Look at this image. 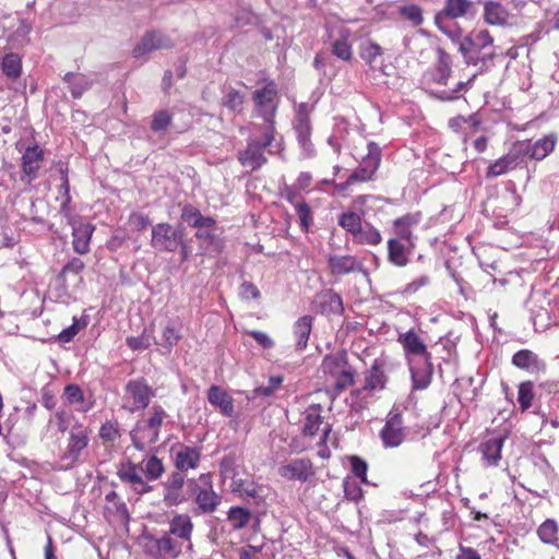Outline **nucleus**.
<instances>
[{
  "label": "nucleus",
  "mask_w": 559,
  "mask_h": 559,
  "mask_svg": "<svg viewBox=\"0 0 559 559\" xmlns=\"http://www.w3.org/2000/svg\"><path fill=\"white\" fill-rule=\"evenodd\" d=\"M388 366L384 360H374L364 373V384L350 392L353 407L366 408L376 393L383 391L389 382Z\"/></svg>",
  "instance_id": "f257e3e1"
},
{
  "label": "nucleus",
  "mask_w": 559,
  "mask_h": 559,
  "mask_svg": "<svg viewBox=\"0 0 559 559\" xmlns=\"http://www.w3.org/2000/svg\"><path fill=\"white\" fill-rule=\"evenodd\" d=\"M557 144V135L548 134L535 142L530 140L514 142L508 151L509 159L514 168H518L527 160H543L554 152Z\"/></svg>",
  "instance_id": "f03ea898"
},
{
  "label": "nucleus",
  "mask_w": 559,
  "mask_h": 559,
  "mask_svg": "<svg viewBox=\"0 0 559 559\" xmlns=\"http://www.w3.org/2000/svg\"><path fill=\"white\" fill-rule=\"evenodd\" d=\"M475 14L472 0H445L441 11L435 15L436 26L453 41L460 40L462 31L452 20Z\"/></svg>",
  "instance_id": "7ed1b4c3"
},
{
  "label": "nucleus",
  "mask_w": 559,
  "mask_h": 559,
  "mask_svg": "<svg viewBox=\"0 0 559 559\" xmlns=\"http://www.w3.org/2000/svg\"><path fill=\"white\" fill-rule=\"evenodd\" d=\"M321 369L326 377L333 379V386L337 393L354 385L356 381L357 371L349 364L344 350L326 355L322 360Z\"/></svg>",
  "instance_id": "20e7f679"
},
{
  "label": "nucleus",
  "mask_w": 559,
  "mask_h": 559,
  "mask_svg": "<svg viewBox=\"0 0 559 559\" xmlns=\"http://www.w3.org/2000/svg\"><path fill=\"white\" fill-rule=\"evenodd\" d=\"M323 406L321 404H311L304 412V424H302V435L305 437H314L320 427L322 428V436L320 441L318 442V456L321 459H330L331 451L328 447V441L330 439L332 432V425L329 423H324V417L322 415Z\"/></svg>",
  "instance_id": "39448f33"
},
{
  "label": "nucleus",
  "mask_w": 559,
  "mask_h": 559,
  "mask_svg": "<svg viewBox=\"0 0 559 559\" xmlns=\"http://www.w3.org/2000/svg\"><path fill=\"white\" fill-rule=\"evenodd\" d=\"M493 38L487 29H474L459 41V51L463 55L467 66H478L479 62L486 66V59L492 56L491 52H483L491 46Z\"/></svg>",
  "instance_id": "423d86ee"
},
{
  "label": "nucleus",
  "mask_w": 559,
  "mask_h": 559,
  "mask_svg": "<svg viewBox=\"0 0 559 559\" xmlns=\"http://www.w3.org/2000/svg\"><path fill=\"white\" fill-rule=\"evenodd\" d=\"M189 488L194 496L198 513L211 514L218 509L222 502V496L214 490L212 475L210 473L201 474L198 480H189Z\"/></svg>",
  "instance_id": "0eeeda50"
},
{
  "label": "nucleus",
  "mask_w": 559,
  "mask_h": 559,
  "mask_svg": "<svg viewBox=\"0 0 559 559\" xmlns=\"http://www.w3.org/2000/svg\"><path fill=\"white\" fill-rule=\"evenodd\" d=\"M274 134V126H267L264 131L262 142L255 140L249 142L247 147L238 154V160L241 166L249 168L251 171H255L261 168L267 160L263 152L265 148H270L272 146Z\"/></svg>",
  "instance_id": "6e6552de"
},
{
  "label": "nucleus",
  "mask_w": 559,
  "mask_h": 559,
  "mask_svg": "<svg viewBox=\"0 0 559 559\" xmlns=\"http://www.w3.org/2000/svg\"><path fill=\"white\" fill-rule=\"evenodd\" d=\"M92 430L83 423L81 425L73 426L69 432L67 447L61 455V461L66 462L67 467H72L80 459L82 452L90 444V436Z\"/></svg>",
  "instance_id": "1a4fd4ad"
},
{
  "label": "nucleus",
  "mask_w": 559,
  "mask_h": 559,
  "mask_svg": "<svg viewBox=\"0 0 559 559\" xmlns=\"http://www.w3.org/2000/svg\"><path fill=\"white\" fill-rule=\"evenodd\" d=\"M379 437L384 448H397L406 438V427L401 412L393 408L385 420L384 426L379 432Z\"/></svg>",
  "instance_id": "9d476101"
},
{
  "label": "nucleus",
  "mask_w": 559,
  "mask_h": 559,
  "mask_svg": "<svg viewBox=\"0 0 559 559\" xmlns=\"http://www.w3.org/2000/svg\"><path fill=\"white\" fill-rule=\"evenodd\" d=\"M181 243V234L169 223H158L152 228L151 246L160 252H175Z\"/></svg>",
  "instance_id": "9b49d317"
},
{
  "label": "nucleus",
  "mask_w": 559,
  "mask_h": 559,
  "mask_svg": "<svg viewBox=\"0 0 559 559\" xmlns=\"http://www.w3.org/2000/svg\"><path fill=\"white\" fill-rule=\"evenodd\" d=\"M381 163V148L374 142L368 143V154L360 166L348 177V183L368 182L373 179Z\"/></svg>",
  "instance_id": "f8f14e48"
},
{
  "label": "nucleus",
  "mask_w": 559,
  "mask_h": 559,
  "mask_svg": "<svg viewBox=\"0 0 559 559\" xmlns=\"http://www.w3.org/2000/svg\"><path fill=\"white\" fill-rule=\"evenodd\" d=\"M277 473L286 480L307 483L314 478L316 468L310 459L301 457L283 463Z\"/></svg>",
  "instance_id": "ddd939ff"
},
{
  "label": "nucleus",
  "mask_w": 559,
  "mask_h": 559,
  "mask_svg": "<svg viewBox=\"0 0 559 559\" xmlns=\"http://www.w3.org/2000/svg\"><path fill=\"white\" fill-rule=\"evenodd\" d=\"M146 551L154 559L177 558L182 552L183 543L165 532L160 537H150Z\"/></svg>",
  "instance_id": "4468645a"
},
{
  "label": "nucleus",
  "mask_w": 559,
  "mask_h": 559,
  "mask_svg": "<svg viewBox=\"0 0 559 559\" xmlns=\"http://www.w3.org/2000/svg\"><path fill=\"white\" fill-rule=\"evenodd\" d=\"M124 390L126 399L132 403L129 407V411L132 413L146 408L155 396V391L144 378L128 381Z\"/></svg>",
  "instance_id": "2eb2a0df"
},
{
  "label": "nucleus",
  "mask_w": 559,
  "mask_h": 559,
  "mask_svg": "<svg viewBox=\"0 0 559 559\" xmlns=\"http://www.w3.org/2000/svg\"><path fill=\"white\" fill-rule=\"evenodd\" d=\"M277 88L274 82H269L262 88L253 93V100L259 114L264 118L269 126H274V115L276 111Z\"/></svg>",
  "instance_id": "dca6fc26"
},
{
  "label": "nucleus",
  "mask_w": 559,
  "mask_h": 559,
  "mask_svg": "<svg viewBox=\"0 0 559 559\" xmlns=\"http://www.w3.org/2000/svg\"><path fill=\"white\" fill-rule=\"evenodd\" d=\"M175 46L174 40L162 31L153 29L146 32L141 40L133 48L135 58L142 57L147 52L162 49H170Z\"/></svg>",
  "instance_id": "f3484780"
},
{
  "label": "nucleus",
  "mask_w": 559,
  "mask_h": 559,
  "mask_svg": "<svg viewBox=\"0 0 559 559\" xmlns=\"http://www.w3.org/2000/svg\"><path fill=\"white\" fill-rule=\"evenodd\" d=\"M141 472L140 464L127 460L119 464L117 475L121 481L129 484L136 493L144 495L151 492L153 487L143 479Z\"/></svg>",
  "instance_id": "a211bd4d"
},
{
  "label": "nucleus",
  "mask_w": 559,
  "mask_h": 559,
  "mask_svg": "<svg viewBox=\"0 0 559 559\" xmlns=\"http://www.w3.org/2000/svg\"><path fill=\"white\" fill-rule=\"evenodd\" d=\"M186 476L180 472H171L163 484V501L167 507H175L188 501V496L183 491Z\"/></svg>",
  "instance_id": "6ab92c4d"
},
{
  "label": "nucleus",
  "mask_w": 559,
  "mask_h": 559,
  "mask_svg": "<svg viewBox=\"0 0 559 559\" xmlns=\"http://www.w3.org/2000/svg\"><path fill=\"white\" fill-rule=\"evenodd\" d=\"M432 82L438 85L437 93L442 100H452L461 92L465 84L464 80L457 78L454 72H432Z\"/></svg>",
  "instance_id": "aec40b11"
},
{
  "label": "nucleus",
  "mask_w": 559,
  "mask_h": 559,
  "mask_svg": "<svg viewBox=\"0 0 559 559\" xmlns=\"http://www.w3.org/2000/svg\"><path fill=\"white\" fill-rule=\"evenodd\" d=\"M397 342L401 344L406 357L418 356L421 357L425 362L430 364L431 353L428 350L424 340L414 329L400 333Z\"/></svg>",
  "instance_id": "412c9836"
},
{
  "label": "nucleus",
  "mask_w": 559,
  "mask_h": 559,
  "mask_svg": "<svg viewBox=\"0 0 559 559\" xmlns=\"http://www.w3.org/2000/svg\"><path fill=\"white\" fill-rule=\"evenodd\" d=\"M484 20L487 24L496 26H512L515 24V16L497 1L485 2Z\"/></svg>",
  "instance_id": "4be33fe9"
},
{
  "label": "nucleus",
  "mask_w": 559,
  "mask_h": 559,
  "mask_svg": "<svg viewBox=\"0 0 559 559\" xmlns=\"http://www.w3.org/2000/svg\"><path fill=\"white\" fill-rule=\"evenodd\" d=\"M207 400L225 417H231L235 413L233 396L219 385H211L207 391Z\"/></svg>",
  "instance_id": "5701e85b"
},
{
  "label": "nucleus",
  "mask_w": 559,
  "mask_h": 559,
  "mask_svg": "<svg viewBox=\"0 0 559 559\" xmlns=\"http://www.w3.org/2000/svg\"><path fill=\"white\" fill-rule=\"evenodd\" d=\"M44 150L39 145L34 144L25 148L22 155V170L25 176L33 180L37 177V174L44 162Z\"/></svg>",
  "instance_id": "b1692460"
},
{
  "label": "nucleus",
  "mask_w": 559,
  "mask_h": 559,
  "mask_svg": "<svg viewBox=\"0 0 559 559\" xmlns=\"http://www.w3.org/2000/svg\"><path fill=\"white\" fill-rule=\"evenodd\" d=\"M201 461V451L195 447L180 445L175 453L174 464L177 472L183 474L189 469H195L199 467Z\"/></svg>",
  "instance_id": "393cba45"
},
{
  "label": "nucleus",
  "mask_w": 559,
  "mask_h": 559,
  "mask_svg": "<svg viewBox=\"0 0 559 559\" xmlns=\"http://www.w3.org/2000/svg\"><path fill=\"white\" fill-rule=\"evenodd\" d=\"M514 367L531 373L545 371L546 365L537 354L530 349L518 350L511 359Z\"/></svg>",
  "instance_id": "a878e982"
},
{
  "label": "nucleus",
  "mask_w": 559,
  "mask_h": 559,
  "mask_svg": "<svg viewBox=\"0 0 559 559\" xmlns=\"http://www.w3.org/2000/svg\"><path fill=\"white\" fill-rule=\"evenodd\" d=\"M194 525L187 513H176L169 521L168 533L180 539L183 544L190 543Z\"/></svg>",
  "instance_id": "bb28decb"
},
{
  "label": "nucleus",
  "mask_w": 559,
  "mask_h": 559,
  "mask_svg": "<svg viewBox=\"0 0 559 559\" xmlns=\"http://www.w3.org/2000/svg\"><path fill=\"white\" fill-rule=\"evenodd\" d=\"M94 230L95 226L91 223L80 222L72 225V246L76 253L85 254L90 251V241Z\"/></svg>",
  "instance_id": "cd10ccee"
},
{
  "label": "nucleus",
  "mask_w": 559,
  "mask_h": 559,
  "mask_svg": "<svg viewBox=\"0 0 559 559\" xmlns=\"http://www.w3.org/2000/svg\"><path fill=\"white\" fill-rule=\"evenodd\" d=\"M404 241L396 238H391L388 241V260L399 267L405 266L408 263V255L415 247L413 241L407 242L408 246Z\"/></svg>",
  "instance_id": "c85d7f7f"
},
{
  "label": "nucleus",
  "mask_w": 559,
  "mask_h": 559,
  "mask_svg": "<svg viewBox=\"0 0 559 559\" xmlns=\"http://www.w3.org/2000/svg\"><path fill=\"white\" fill-rule=\"evenodd\" d=\"M181 219L188 226L198 229H209V227H216V221L212 216H204L199 209L191 204H186L181 211Z\"/></svg>",
  "instance_id": "c756f323"
},
{
  "label": "nucleus",
  "mask_w": 559,
  "mask_h": 559,
  "mask_svg": "<svg viewBox=\"0 0 559 559\" xmlns=\"http://www.w3.org/2000/svg\"><path fill=\"white\" fill-rule=\"evenodd\" d=\"M313 317L306 314L300 317L293 325V334L296 340L295 349L304 352L308 346V341L312 331Z\"/></svg>",
  "instance_id": "7c9ffc66"
},
{
  "label": "nucleus",
  "mask_w": 559,
  "mask_h": 559,
  "mask_svg": "<svg viewBox=\"0 0 559 559\" xmlns=\"http://www.w3.org/2000/svg\"><path fill=\"white\" fill-rule=\"evenodd\" d=\"M328 264L333 275L342 276L360 269V263L353 255H329Z\"/></svg>",
  "instance_id": "2f4dec72"
},
{
  "label": "nucleus",
  "mask_w": 559,
  "mask_h": 559,
  "mask_svg": "<svg viewBox=\"0 0 559 559\" xmlns=\"http://www.w3.org/2000/svg\"><path fill=\"white\" fill-rule=\"evenodd\" d=\"M481 124V120L477 114L469 115L468 117L456 116L449 119L448 126L449 128L457 133L463 135V143L467 142L466 128L471 130L472 133L476 132Z\"/></svg>",
  "instance_id": "473e14b6"
},
{
  "label": "nucleus",
  "mask_w": 559,
  "mask_h": 559,
  "mask_svg": "<svg viewBox=\"0 0 559 559\" xmlns=\"http://www.w3.org/2000/svg\"><path fill=\"white\" fill-rule=\"evenodd\" d=\"M420 221L419 213H407L393 222L394 233L396 239L405 240L406 242L413 241L412 227L417 225Z\"/></svg>",
  "instance_id": "72a5a7b5"
},
{
  "label": "nucleus",
  "mask_w": 559,
  "mask_h": 559,
  "mask_svg": "<svg viewBox=\"0 0 559 559\" xmlns=\"http://www.w3.org/2000/svg\"><path fill=\"white\" fill-rule=\"evenodd\" d=\"M158 438L159 435L142 421H139L131 431L132 443L140 451L157 442Z\"/></svg>",
  "instance_id": "f704fd0d"
},
{
  "label": "nucleus",
  "mask_w": 559,
  "mask_h": 559,
  "mask_svg": "<svg viewBox=\"0 0 559 559\" xmlns=\"http://www.w3.org/2000/svg\"><path fill=\"white\" fill-rule=\"evenodd\" d=\"M105 513L108 515H112L116 519L128 522L129 521V511L126 503L120 499L118 493L115 490H110L105 496Z\"/></svg>",
  "instance_id": "c9c22d12"
},
{
  "label": "nucleus",
  "mask_w": 559,
  "mask_h": 559,
  "mask_svg": "<svg viewBox=\"0 0 559 559\" xmlns=\"http://www.w3.org/2000/svg\"><path fill=\"white\" fill-rule=\"evenodd\" d=\"M63 399L71 406H75L78 412L86 413L92 408V403H85V395L80 385L71 383L63 389Z\"/></svg>",
  "instance_id": "e433bc0d"
},
{
  "label": "nucleus",
  "mask_w": 559,
  "mask_h": 559,
  "mask_svg": "<svg viewBox=\"0 0 559 559\" xmlns=\"http://www.w3.org/2000/svg\"><path fill=\"white\" fill-rule=\"evenodd\" d=\"M502 447V438L489 439L480 445L481 456L487 466H497L499 464Z\"/></svg>",
  "instance_id": "4c0bfd02"
},
{
  "label": "nucleus",
  "mask_w": 559,
  "mask_h": 559,
  "mask_svg": "<svg viewBox=\"0 0 559 559\" xmlns=\"http://www.w3.org/2000/svg\"><path fill=\"white\" fill-rule=\"evenodd\" d=\"M320 309L322 313L342 314L344 311L342 297L332 289L322 292L319 295Z\"/></svg>",
  "instance_id": "58836bf2"
},
{
  "label": "nucleus",
  "mask_w": 559,
  "mask_h": 559,
  "mask_svg": "<svg viewBox=\"0 0 559 559\" xmlns=\"http://www.w3.org/2000/svg\"><path fill=\"white\" fill-rule=\"evenodd\" d=\"M74 98H80L91 87V82L83 72H66L63 78Z\"/></svg>",
  "instance_id": "ea45409f"
},
{
  "label": "nucleus",
  "mask_w": 559,
  "mask_h": 559,
  "mask_svg": "<svg viewBox=\"0 0 559 559\" xmlns=\"http://www.w3.org/2000/svg\"><path fill=\"white\" fill-rule=\"evenodd\" d=\"M353 240L359 245L378 246L382 241V236L372 225L365 224L353 235Z\"/></svg>",
  "instance_id": "a19ab883"
},
{
  "label": "nucleus",
  "mask_w": 559,
  "mask_h": 559,
  "mask_svg": "<svg viewBox=\"0 0 559 559\" xmlns=\"http://www.w3.org/2000/svg\"><path fill=\"white\" fill-rule=\"evenodd\" d=\"M230 488L240 498H257L261 491V486L250 478H236L231 481Z\"/></svg>",
  "instance_id": "79ce46f5"
},
{
  "label": "nucleus",
  "mask_w": 559,
  "mask_h": 559,
  "mask_svg": "<svg viewBox=\"0 0 559 559\" xmlns=\"http://www.w3.org/2000/svg\"><path fill=\"white\" fill-rule=\"evenodd\" d=\"M412 383L414 390H425L429 386L433 374L432 358L430 364L425 362V367L420 369L411 368Z\"/></svg>",
  "instance_id": "37998d69"
},
{
  "label": "nucleus",
  "mask_w": 559,
  "mask_h": 559,
  "mask_svg": "<svg viewBox=\"0 0 559 559\" xmlns=\"http://www.w3.org/2000/svg\"><path fill=\"white\" fill-rule=\"evenodd\" d=\"M559 526L552 519H547L537 528V536L547 545L555 546L559 540Z\"/></svg>",
  "instance_id": "c03bdc74"
},
{
  "label": "nucleus",
  "mask_w": 559,
  "mask_h": 559,
  "mask_svg": "<svg viewBox=\"0 0 559 559\" xmlns=\"http://www.w3.org/2000/svg\"><path fill=\"white\" fill-rule=\"evenodd\" d=\"M140 465L142 472L145 475V478L148 481L159 479L165 472V467L162 460H159L156 455H151L146 460H142Z\"/></svg>",
  "instance_id": "a18cd8bd"
},
{
  "label": "nucleus",
  "mask_w": 559,
  "mask_h": 559,
  "mask_svg": "<svg viewBox=\"0 0 559 559\" xmlns=\"http://www.w3.org/2000/svg\"><path fill=\"white\" fill-rule=\"evenodd\" d=\"M349 35L350 31L348 28H342L340 32V38L332 45L333 56L345 61L349 60L353 56L352 47L347 41Z\"/></svg>",
  "instance_id": "49530a36"
},
{
  "label": "nucleus",
  "mask_w": 559,
  "mask_h": 559,
  "mask_svg": "<svg viewBox=\"0 0 559 559\" xmlns=\"http://www.w3.org/2000/svg\"><path fill=\"white\" fill-rule=\"evenodd\" d=\"M252 518L249 509L242 507H231L227 513V519L235 531L245 528Z\"/></svg>",
  "instance_id": "de8ad7c7"
},
{
  "label": "nucleus",
  "mask_w": 559,
  "mask_h": 559,
  "mask_svg": "<svg viewBox=\"0 0 559 559\" xmlns=\"http://www.w3.org/2000/svg\"><path fill=\"white\" fill-rule=\"evenodd\" d=\"M238 457L234 453L224 455L219 462V475L223 480L231 479L234 481L238 476Z\"/></svg>",
  "instance_id": "09e8293b"
},
{
  "label": "nucleus",
  "mask_w": 559,
  "mask_h": 559,
  "mask_svg": "<svg viewBox=\"0 0 559 559\" xmlns=\"http://www.w3.org/2000/svg\"><path fill=\"white\" fill-rule=\"evenodd\" d=\"M57 429L64 433L70 432L73 426L81 425L82 423L75 417V415L68 409H58L53 415Z\"/></svg>",
  "instance_id": "8fccbe9b"
},
{
  "label": "nucleus",
  "mask_w": 559,
  "mask_h": 559,
  "mask_svg": "<svg viewBox=\"0 0 559 559\" xmlns=\"http://www.w3.org/2000/svg\"><path fill=\"white\" fill-rule=\"evenodd\" d=\"M182 338L181 325L169 323L167 324L162 333V346L170 352Z\"/></svg>",
  "instance_id": "3c124183"
},
{
  "label": "nucleus",
  "mask_w": 559,
  "mask_h": 559,
  "mask_svg": "<svg viewBox=\"0 0 559 559\" xmlns=\"http://www.w3.org/2000/svg\"><path fill=\"white\" fill-rule=\"evenodd\" d=\"M359 55L368 64L374 67L373 63L382 56V48L372 40H366L360 45Z\"/></svg>",
  "instance_id": "603ef678"
},
{
  "label": "nucleus",
  "mask_w": 559,
  "mask_h": 559,
  "mask_svg": "<svg viewBox=\"0 0 559 559\" xmlns=\"http://www.w3.org/2000/svg\"><path fill=\"white\" fill-rule=\"evenodd\" d=\"M534 400V384L532 381H523L519 384L518 402L522 412L527 411Z\"/></svg>",
  "instance_id": "864d4df0"
},
{
  "label": "nucleus",
  "mask_w": 559,
  "mask_h": 559,
  "mask_svg": "<svg viewBox=\"0 0 559 559\" xmlns=\"http://www.w3.org/2000/svg\"><path fill=\"white\" fill-rule=\"evenodd\" d=\"M513 169H515V168L513 167L511 160L509 159L508 154H504L503 156H501L500 158H498L497 160H495L493 163H491L488 166L487 171H486V177L487 178L499 177V176H502Z\"/></svg>",
  "instance_id": "5fc2aeb1"
},
{
  "label": "nucleus",
  "mask_w": 559,
  "mask_h": 559,
  "mask_svg": "<svg viewBox=\"0 0 559 559\" xmlns=\"http://www.w3.org/2000/svg\"><path fill=\"white\" fill-rule=\"evenodd\" d=\"M399 14L409 21L414 26H419L424 22L423 10L415 3H408L399 8Z\"/></svg>",
  "instance_id": "6e6d98bb"
},
{
  "label": "nucleus",
  "mask_w": 559,
  "mask_h": 559,
  "mask_svg": "<svg viewBox=\"0 0 559 559\" xmlns=\"http://www.w3.org/2000/svg\"><path fill=\"white\" fill-rule=\"evenodd\" d=\"M296 214L299 219V225L302 231L308 233L313 223L311 207L305 201L295 204Z\"/></svg>",
  "instance_id": "4d7b16f0"
},
{
  "label": "nucleus",
  "mask_w": 559,
  "mask_h": 559,
  "mask_svg": "<svg viewBox=\"0 0 559 559\" xmlns=\"http://www.w3.org/2000/svg\"><path fill=\"white\" fill-rule=\"evenodd\" d=\"M98 436L104 443H114L121 437L118 423L111 420L104 423L99 428Z\"/></svg>",
  "instance_id": "13d9d810"
},
{
  "label": "nucleus",
  "mask_w": 559,
  "mask_h": 559,
  "mask_svg": "<svg viewBox=\"0 0 559 559\" xmlns=\"http://www.w3.org/2000/svg\"><path fill=\"white\" fill-rule=\"evenodd\" d=\"M166 417L167 414L164 411V408L160 405H154L152 407V413L148 416V418H146L142 423H144L148 428H151L152 430L159 435L160 427Z\"/></svg>",
  "instance_id": "bf43d9fd"
},
{
  "label": "nucleus",
  "mask_w": 559,
  "mask_h": 559,
  "mask_svg": "<svg viewBox=\"0 0 559 559\" xmlns=\"http://www.w3.org/2000/svg\"><path fill=\"white\" fill-rule=\"evenodd\" d=\"M338 225L346 231L350 233L352 236L362 225L360 216L355 212H345L338 218Z\"/></svg>",
  "instance_id": "052dcab7"
},
{
  "label": "nucleus",
  "mask_w": 559,
  "mask_h": 559,
  "mask_svg": "<svg viewBox=\"0 0 559 559\" xmlns=\"http://www.w3.org/2000/svg\"><path fill=\"white\" fill-rule=\"evenodd\" d=\"M173 116L167 110H158L153 115L151 129L154 132L165 131L171 123Z\"/></svg>",
  "instance_id": "680f3d73"
},
{
  "label": "nucleus",
  "mask_w": 559,
  "mask_h": 559,
  "mask_svg": "<svg viewBox=\"0 0 559 559\" xmlns=\"http://www.w3.org/2000/svg\"><path fill=\"white\" fill-rule=\"evenodd\" d=\"M216 227H209V229L202 228L195 231L194 237L200 243V248L206 251L211 245H214L217 240Z\"/></svg>",
  "instance_id": "e2e57ef3"
},
{
  "label": "nucleus",
  "mask_w": 559,
  "mask_h": 559,
  "mask_svg": "<svg viewBox=\"0 0 559 559\" xmlns=\"http://www.w3.org/2000/svg\"><path fill=\"white\" fill-rule=\"evenodd\" d=\"M84 267L85 264L80 258H72L60 271L58 280L64 283L69 274L79 275Z\"/></svg>",
  "instance_id": "0e129e2a"
},
{
  "label": "nucleus",
  "mask_w": 559,
  "mask_h": 559,
  "mask_svg": "<svg viewBox=\"0 0 559 559\" xmlns=\"http://www.w3.org/2000/svg\"><path fill=\"white\" fill-rule=\"evenodd\" d=\"M283 381L284 378L282 376H272L269 378L267 385H260L254 389V395L270 396L282 385Z\"/></svg>",
  "instance_id": "69168bd1"
},
{
  "label": "nucleus",
  "mask_w": 559,
  "mask_h": 559,
  "mask_svg": "<svg viewBox=\"0 0 559 559\" xmlns=\"http://www.w3.org/2000/svg\"><path fill=\"white\" fill-rule=\"evenodd\" d=\"M352 472L361 479L362 483H367V471L368 464L365 460L357 455H352L349 457Z\"/></svg>",
  "instance_id": "338daca9"
},
{
  "label": "nucleus",
  "mask_w": 559,
  "mask_h": 559,
  "mask_svg": "<svg viewBox=\"0 0 559 559\" xmlns=\"http://www.w3.org/2000/svg\"><path fill=\"white\" fill-rule=\"evenodd\" d=\"M224 106L233 111L242 109L243 96L237 91H229L224 97Z\"/></svg>",
  "instance_id": "774afa93"
}]
</instances>
